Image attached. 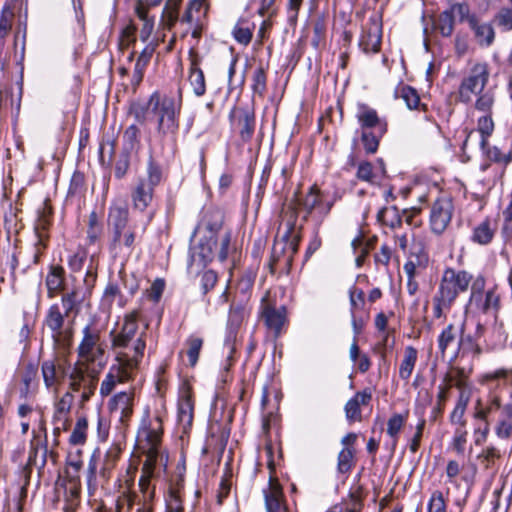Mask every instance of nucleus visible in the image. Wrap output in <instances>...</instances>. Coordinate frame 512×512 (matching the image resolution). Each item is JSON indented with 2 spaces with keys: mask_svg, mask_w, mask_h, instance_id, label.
Segmentation results:
<instances>
[{
  "mask_svg": "<svg viewBox=\"0 0 512 512\" xmlns=\"http://www.w3.org/2000/svg\"><path fill=\"white\" fill-rule=\"evenodd\" d=\"M458 333L459 330H457L454 324H449L442 330L438 337V348L442 357L445 356L447 348L456 340Z\"/></svg>",
  "mask_w": 512,
  "mask_h": 512,
  "instance_id": "nucleus-50",
  "label": "nucleus"
},
{
  "mask_svg": "<svg viewBox=\"0 0 512 512\" xmlns=\"http://www.w3.org/2000/svg\"><path fill=\"white\" fill-rule=\"evenodd\" d=\"M418 360V350L413 346H406L404 349L403 358L399 365V377L408 381L414 371L416 362Z\"/></svg>",
  "mask_w": 512,
  "mask_h": 512,
  "instance_id": "nucleus-31",
  "label": "nucleus"
},
{
  "mask_svg": "<svg viewBox=\"0 0 512 512\" xmlns=\"http://www.w3.org/2000/svg\"><path fill=\"white\" fill-rule=\"evenodd\" d=\"M495 102V95L492 90L481 92L475 101V109L487 114H491Z\"/></svg>",
  "mask_w": 512,
  "mask_h": 512,
  "instance_id": "nucleus-56",
  "label": "nucleus"
},
{
  "mask_svg": "<svg viewBox=\"0 0 512 512\" xmlns=\"http://www.w3.org/2000/svg\"><path fill=\"white\" fill-rule=\"evenodd\" d=\"M355 466V449L343 447L337 457V471L340 474H348Z\"/></svg>",
  "mask_w": 512,
  "mask_h": 512,
  "instance_id": "nucleus-40",
  "label": "nucleus"
},
{
  "mask_svg": "<svg viewBox=\"0 0 512 512\" xmlns=\"http://www.w3.org/2000/svg\"><path fill=\"white\" fill-rule=\"evenodd\" d=\"M464 325L459 329V348L462 349L463 352L472 353L474 356H479L481 354L480 346L473 340V338L468 335L464 336Z\"/></svg>",
  "mask_w": 512,
  "mask_h": 512,
  "instance_id": "nucleus-62",
  "label": "nucleus"
},
{
  "mask_svg": "<svg viewBox=\"0 0 512 512\" xmlns=\"http://www.w3.org/2000/svg\"><path fill=\"white\" fill-rule=\"evenodd\" d=\"M182 0H167L162 12V22L167 29H171L178 20V9Z\"/></svg>",
  "mask_w": 512,
  "mask_h": 512,
  "instance_id": "nucleus-46",
  "label": "nucleus"
},
{
  "mask_svg": "<svg viewBox=\"0 0 512 512\" xmlns=\"http://www.w3.org/2000/svg\"><path fill=\"white\" fill-rule=\"evenodd\" d=\"M261 317L264 320L266 327L274 334L275 337H279L282 328L287 321V311L285 306L275 307L270 303L262 305Z\"/></svg>",
  "mask_w": 512,
  "mask_h": 512,
  "instance_id": "nucleus-19",
  "label": "nucleus"
},
{
  "mask_svg": "<svg viewBox=\"0 0 512 512\" xmlns=\"http://www.w3.org/2000/svg\"><path fill=\"white\" fill-rule=\"evenodd\" d=\"M180 112L173 111L157 120V133L163 143L176 144Z\"/></svg>",
  "mask_w": 512,
  "mask_h": 512,
  "instance_id": "nucleus-21",
  "label": "nucleus"
},
{
  "mask_svg": "<svg viewBox=\"0 0 512 512\" xmlns=\"http://www.w3.org/2000/svg\"><path fill=\"white\" fill-rule=\"evenodd\" d=\"M448 9L455 20L457 19L460 23L467 22L469 27L478 18L475 13L471 12L469 4L466 2L453 3Z\"/></svg>",
  "mask_w": 512,
  "mask_h": 512,
  "instance_id": "nucleus-38",
  "label": "nucleus"
},
{
  "mask_svg": "<svg viewBox=\"0 0 512 512\" xmlns=\"http://www.w3.org/2000/svg\"><path fill=\"white\" fill-rule=\"evenodd\" d=\"M408 412L405 414H394L387 422V434L393 439V446L396 445L398 434L406 422Z\"/></svg>",
  "mask_w": 512,
  "mask_h": 512,
  "instance_id": "nucleus-52",
  "label": "nucleus"
},
{
  "mask_svg": "<svg viewBox=\"0 0 512 512\" xmlns=\"http://www.w3.org/2000/svg\"><path fill=\"white\" fill-rule=\"evenodd\" d=\"M474 418L496 420L495 433L501 439H508L512 435V404L502 405L498 396H492L485 405L478 400Z\"/></svg>",
  "mask_w": 512,
  "mask_h": 512,
  "instance_id": "nucleus-3",
  "label": "nucleus"
},
{
  "mask_svg": "<svg viewBox=\"0 0 512 512\" xmlns=\"http://www.w3.org/2000/svg\"><path fill=\"white\" fill-rule=\"evenodd\" d=\"M137 372L128 369L123 363L116 362L110 368L100 385V394L105 397L111 394L117 384L126 383L136 376Z\"/></svg>",
  "mask_w": 512,
  "mask_h": 512,
  "instance_id": "nucleus-15",
  "label": "nucleus"
},
{
  "mask_svg": "<svg viewBox=\"0 0 512 512\" xmlns=\"http://www.w3.org/2000/svg\"><path fill=\"white\" fill-rule=\"evenodd\" d=\"M217 249V240L213 237H207L200 241L199 245L193 249L192 259L196 261L197 259L206 264L215 256V250Z\"/></svg>",
  "mask_w": 512,
  "mask_h": 512,
  "instance_id": "nucleus-29",
  "label": "nucleus"
},
{
  "mask_svg": "<svg viewBox=\"0 0 512 512\" xmlns=\"http://www.w3.org/2000/svg\"><path fill=\"white\" fill-rule=\"evenodd\" d=\"M453 210V202L450 197H440L432 204L430 226L435 234H442L446 230L452 219Z\"/></svg>",
  "mask_w": 512,
  "mask_h": 512,
  "instance_id": "nucleus-12",
  "label": "nucleus"
},
{
  "mask_svg": "<svg viewBox=\"0 0 512 512\" xmlns=\"http://www.w3.org/2000/svg\"><path fill=\"white\" fill-rule=\"evenodd\" d=\"M88 420L86 417H79L70 435L69 442L72 445H83L86 442Z\"/></svg>",
  "mask_w": 512,
  "mask_h": 512,
  "instance_id": "nucleus-51",
  "label": "nucleus"
},
{
  "mask_svg": "<svg viewBox=\"0 0 512 512\" xmlns=\"http://www.w3.org/2000/svg\"><path fill=\"white\" fill-rule=\"evenodd\" d=\"M64 269L61 266H52L46 277V286L49 296L53 297L63 286Z\"/></svg>",
  "mask_w": 512,
  "mask_h": 512,
  "instance_id": "nucleus-43",
  "label": "nucleus"
},
{
  "mask_svg": "<svg viewBox=\"0 0 512 512\" xmlns=\"http://www.w3.org/2000/svg\"><path fill=\"white\" fill-rule=\"evenodd\" d=\"M409 254L411 259L417 260V263L421 267H426L428 264V254L426 252V246L424 240L420 237H414L409 248Z\"/></svg>",
  "mask_w": 512,
  "mask_h": 512,
  "instance_id": "nucleus-45",
  "label": "nucleus"
},
{
  "mask_svg": "<svg viewBox=\"0 0 512 512\" xmlns=\"http://www.w3.org/2000/svg\"><path fill=\"white\" fill-rule=\"evenodd\" d=\"M65 317L67 316L65 313H61L58 305L55 304L49 308L45 323L47 327L53 332L54 338H59L61 336Z\"/></svg>",
  "mask_w": 512,
  "mask_h": 512,
  "instance_id": "nucleus-35",
  "label": "nucleus"
},
{
  "mask_svg": "<svg viewBox=\"0 0 512 512\" xmlns=\"http://www.w3.org/2000/svg\"><path fill=\"white\" fill-rule=\"evenodd\" d=\"M372 399V393L365 389L357 392L351 399H349L344 407L346 419L352 422H360L362 420L361 406H366Z\"/></svg>",
  "mask_w": 512,
  "mask_h": 512,
  "instance_id": "nucleus-25",
  "label": "nucleus"
},
{
  "mask_svg": "<svg viewBox=\"0 0 512 512\" xmlns=\"http://www.w3.org/2000/svg\"><path fill=\"white\" fill-rule=\"evenodd\" d=\"M293 218L296 219L295 213ZM279 237L283 242H285L288 249V257L285 258V267L290 268L293 257L298 252L301 240V228L296 227L295 220L288 221L285 226V231L282 235H279Z\"/></svg>",
  "mask_w": 512,
  "mask_h": 512,
  "instance_id": "nucleus-24",
  "label": "nucleus"
},
{
  "mask_svg": "<svg viewBox=\"0 0 512 512\" xmlns=\"http://www.w3.org/2000/svg\"><path fill=\"white\" fill-rule=\"evenodd\" d=\"M394 97L402 99L410 110L418 109L419 107L424 110L426 109V105L420 103V97L416 89L409 85L399 84L395 88Z\"/></svg>",
  "mask_w": 512,
  "mask_h": 512,
  "instance_id": "nucleus-30",
  "label": "nucleus"
},
{
  "mask_svg": "<svg viewBox=\"0 0 512 512\" xmlns=\"http://www.w3.org/2000/svg\"><path fill=\"white\" fill-rule=\"evenodd\" d=\"M162 433V420L160 417L150 419L147 415L142 419L137 432V445L146 457L162 460L159 452Z\"/></svg>",
  "mask_w": 512,
  "mask_h": 512,
  "instance_id": "nucleus-5",
  "label": "nucleus"
},
{
  "mask_svg": "<svg viewBox=\"0 0 512 512\" xmlns=\"http://www.w3.org/2000/svg\"><path fill=\"white\" fill-rule=\"evenodd\" d=\"M494 232L490 227L489 221L480 223L473 232V241L481 245H486L491 242Z\"/></svg>",
  "mask_w": 512,
  "mask_h": 512,
  "instance_id": "nucleus-55",
  "label": "nucleus"
},
{
  "mask_svg": "<svg viewBox=\"0 0 512 512\" xmlns=\"http://www.w3.org/2000/svg\"><path fill=\"white\" fill-rule=\"evenodd\" d=\"M490 76L489 65L486 62L474 63L459 86V97L462 102L469 103L472 95L483 92Z\"/></svg>",
  "mask_w": 512,
  "mask_h": 512,
  "instance_id": "nucleus-7",
  "label": "nucleus"
},
{
  "mask_svg": "<svg viewBox=\"0 0 512 512\" xmlns=\"http://www.w3.org/2000/svg\"><path fill=\"white\" fill-rule=\"evenodd\" d=\"M477 130L481 134V148L484 149L487 145L488 138L494 131V121L491 114L483 115L478 119Z\"/></svg>",
  "mask_w": 512,
  "mask_h": 512,
  "instance_id": "nucleus-49",
  "label": "nucleus"
},
{
  "mask_svg": "<svg viewBox=\"0 0 512 512\" xmlns=\"http://www.w3.org/2000/svg\"><path fill=\"white\" fill-rule=\"evenodd\" d=\"M166 505L169 512H183L181 493L179 488L169 487Z\"/></svg>",
  "mask_w": 512,
  "mask_h": 512,
  "instance_id": "nucleus-63",
  "label": "nucleus"
},
{
  "mask_svg": "<svg viewBox=\"0 0 512 512\" xmlns=\"http://www.w3.org/2000/svg\"><path fill=\"white\" fill-rule=\"evenodd\" d=\"M382 21L377 13H373L362 27L359 39L360 49L366 53H378L381 48Z\"/></svg>",
  "mask_w": 512,
  "mask_h": 512,
  "instance_id": "nucleus-9",
  "label": "nucleus"
},
{
  "mask_svg": "<svg viewBox=\"0 0 512 512\" xmlns=\"http://www.w3.org/2000/svg\"><path fill=\"white\" fill-rule=\"evenodd\" d=\"M119 458V452L115 449L109 450L103 460L102 467L100 469V477L104 482H108L111 477V472L114 469Z\"/></svg>",
  "mask_w": 512,
  "mask_h": 512,
  "instance_id": "nucleus-54",
  "label": "nucleus"
},
{
  "mask_svg": "<svg viewBox=\"0 0 512 512\" xmlns=\"http://www.w3.org/2000/svg\"><path fill=\"white\" fill-rule=\"evenodd\" d=\"M159 461L161 460L157 458H145L141 467L138 487H142L144 483H152V480L156 478L155 469Z\"/></svg>",
  "mask_w": 512,
  "mask_h": 512,
  "instance_id": "nucleus-47",
  "label": "nucleus"
},
{
  "mask_svg": "<svg viewBox=\"0 0 512 512\" xmlns=\"http://www.w3.org/2000/svg\"><path fill=\"white\" fill-rule=\"evenodd\" d=\"M254 24H249L244 20L238 21L232 30L234 39L241 45L247 46L253 36Z\"/></svg>",
  "mask_w": 512,
  "mask_h": 512,
  "instance_id": "nucleus-42",
  "label": "nucleus"
},
{
  "mask_svg": "<svg viewBox=\"0 0 512 512\" xmlns=\"http://www.w3.org/2000/svg\"><path fill=\"white\" fill-rule=\"evenodd\" d=\"M155 51L154 44H148L140 53L134 66L132 83L137 86L143 80L144 72Z\"/></svg>",
  "mask_w": 512,
  "mask_h": 512,
  "instance_id": "nucleus-32",
  "label": "nucleus"
},
{
  "mask_svg": "<svg viewBox=\"0 0 512 512\" xmlns=\"http://www.w3.org/2000/svg\"><path fill=\"white\" fill-rule=\"evenodd\" d=\"M147 328L148 324L140 331L139 336L130 343V346L125 348V351L116 354V362H121L128 369L138 372L146 348Z\"/></svg>",
  "mask_w": 512,
  "mask_h": 512,
  "instance_id": "nucleus-11",
  "label": "nucleus"
},
{
  "mask_svg": "<svg viewBox=\"0 0 512 512\" xmlns=\"http://www.w3.org/2000/svg\"><path fill=\"white\" fill-rule=\"evenodd\" d=\"M475 302L482 313H492L494 318H497L500 310V296L494 290H488L485 293L484 299H482L481 296L478 298V301Z\"/></svg>",
  "mask_w": 512,
  "mask_h": 512,
  "instance_id": "nucleus-34",
  "label": "nucleus"
},
{
  "mask_svg": "<svg viewBox=\"0 0 512 512\" xmlns=\"http://www.w3.org/2000/svg\"><path fill=\"white\" fill-rule=\"evenodd\" d=\"M82 340L77 347L79 362L84 364L101 363L105 354V345L101 331L96 326L87 325L82 330Z\"/></svg>",
  "mask_w": 512,
  "mask_h": 512,
  "instance_id": "nucleus-6",
  "label": "nucleus"
},
{
  "mask_svg": "<svg viewBox=\"0 0 512 512\" xmlns=\"http://www.w3.org/2000/svg\"><path fill=\"white\" fill-rule=\"evenodd\" d=\"M382 136L383 135H380L377 130H375V132L363 130L361 140L365 151L370 154L375 153L378 149L379 140Z\"/></svg>",
  "mask_w": 512,
  "mask_h": 512,
  "instance_id": "nucleus-59",
  "label": "nucleus"
},
{
  "mask_svg": "<svg viewBox=\"0 0 512 512\" xmlns=\"http://www.w3.org/2000/svg\"><path fill=\"white\" fill-rule=\"evenodd\" d=\"M427 512H447V501L440 490L432 492L428 502Z\"/></svg>",
  "mask_w": 512,
  "mask_h": 512,
  "instance_id": "nucleus-61",
  "label": "nucleus"
},
{
  "mask_svg": "<svg viewBox=\"0 0 512 512\" xmlns=\"http://www.w3.org/2000/svg\"><path fill=\"white\" fill-rule=\"evenodd\" d=\"M136 15L143 21V27L140 31V38L146 41L154 28V18L149 17L147 8L141 1H137L135 6Z\"/></svg>",
  "mask_w": 512,
  "mask_h": 512,
  "instance_id": "nucleus-39",
  "label": "nucleus"
},
{
  "mask_svg": "<svg viewBox=\"0 0 512 512\" xmlns=\"http://www.w3.org/2000/svg\"><path fill=\"white\" fill-rule=\"evenodd\" d=\"M267 512H287L283 490L277 479L270 478L268 487L263 490Z\"/></svg>",
  "mask_w": 512,
  "mask_h": 512,
  "instance_id": "nucleus-23",
  "label": "nucleus"
},
{
  "mask_svg": "<svg viewBox=\"0 0 512 512\" xmlns=\"http://www.w3.org/2000/svg\"><path fill=\"white\" fill-rule=\"evenodd\" d=\"M61 301L65 315L69 316L74 310H76V312L78 311V307L82 302V297L80 296L78 289L74 288L71 291L66 292L62 296Z\"/></svg>",
  "mask_w": 512,
  "mask_h": 512,
  "instance_id": "nucleus-53",
  "label": "nucleus"
},
{
  "mask_svg": "<svg viewBox=\"0 0 512 512\" xmlns=\"http://www.w3.org/2000/svg\"><path fill=\"white\" fill-rule=\"evenodd\" d=\"M107 228L110 235L111 249L122 247L132 250L136 240L135 224L129 219V210L126 205L112 204L108 209Z\"/></svg>",
  "mask_w": 512,
  "mask_h": 512,
  "instance_id": "nucleus-2",
  "label": "nucleus"
},
{
  "mask_svg": "<svg viewBox=\"0 0 512 512\" xmlns=\"http://www.w3.org/2000/svg\"><path fill=\"white\" fill-rule=\"evenodd\" d=\"M74 395L70 391H66L54 403L53 423L65 425L69 422V415L73 405Z\"/></svg>",
  "mask_w": 512,
  "mask_h": 512,
  "instance_id": "nucleus-28",
  "label": "nucleus"
},
{
  "mask_svg": "<svg viewBox=\"0 0 512 512\" xmlns=\"http://www.w3.org/2000/svg\"><path fill=\"white\" fill-rule=\"evenodd\" d=\"M470 29L474 32V36L480 46L489 47L494 42L495 31L491 24L481 23L477 18L470 26Z\"/></svg>",
  "mask_w": 512,
  "mask_h": 512,
  "instance_id": "nucleus-33",
  "label": "nucleus"
},
{
  "mask_svg": "<svg viewBox=\"0 0 512 512\" xmlns=\"http://www.w3.org/2000/svg\"><path fill=\"white\" fill-rule=\"evenodd\" d=\"M232 116L236 120L241 139L244 142H248L255 131L256 120L254 110L248 107L235 108Z\"/></svg>",
  "mask_w": 512,
  "mask_h": 512,
  "instance_id": "nucleus-22",
  "label": "nucleus"
},
{
  "mask_svg": "<svg viewBox=\"0 0 512 512\" xmlns=\"http://www.w3.org/2000/svg\"><path fill=\"white\" fill-rule=\"evenodd\" d=\"M13 21H14L13 10L10 7H5L2 10L1 15H0V39L1 40L5 39L9 35V33L12 29Z\"/></svg>",
  "mask_w": 512,
  "mask_h": 512,
  "instance_id": "nucleus-60",
  "label": "nucleus"
},
{
  "mask_svg": "<svg viewBox=\"0 0 512 512\" xmlns=\"http://www.w3.org/2000/svg\"><path fill=\"white\" fill-rule=\"evenodd\" d=\"M162 180V170L159 165L150 160L147 175L140 177L131 188V202L135 210L145 211L152 203L154 189Z\"/></svg>",
  "mask_w": 512,
  "mask_h": 512,
  "instance_id": "nucleus-4",
  "label": "nucleus"
},
{
  "mask_svg": "<svg viewBox=\"0 0 512 512\" xmlns=\"http://www.w3.org/2000/svg\"><path fill=\"white\" fill-rule=\"evenodd\" d=\"M103 232V227L98 221L96 212H91L88 219L87 239L90 244L99 240Z\"/></svg>",
  "mask_w": 512,
  "mask_h": 512,
  "instance_id": "nucleus-57",
  "label": "nucleus"
},
{
  "mask_svg": "<svg viewBox=\"0 0 512 512\" xmlns=\"http://www.w3.org/2000/svg\"><path fill=\"white\" fill-rule=\"evenodd\" d=\"M139 312L134 310L124 316L122 326L118 332H110L113 349L128 348L130 343L139 336Z\"/></svg>",
  "mask_w": 512,
  "mask_h": 512,
  "instance_id": "nucleus-10",
  "label": "nucleus"
},
{
  "mask_svg": "<svg viewBox=\"0 0 512 512\" xmlns=\"http://www.w3.org/2000/svg\"><path fill=\"white\" fill-rule=\"evenodd\" d=\"M455 19L449 9L442 11L434 22L435 29L443 36L450 37L454 31Z\"/></svg>",
  "mask_w": 512,
  "mask_h": 512,
  "instance_id": "nucleus-41",
  "label": "nucleus"
},
{
  "mask_svg": "<svg viewBox=\"0 0 512 512\" xmlns=\"http://www.w3.org/2000/svg\"><path fill=\"white\" fill-rule=\"evenodd\" d=\"M69 378V390L73 392H79L85 388V384L92 382H98L97 373L94 370H89V365L77 361L74 366L68 372Z\"/></svg>",
  "mask_w": 512,
  "mask_h": 512,
  "instance_id": "nucleus-18",
  "label": "nucleus"
},
{
  "mask_svg": "<svg viewBox=\"0 0 512 512\" xmlns=\"http://www.w3.org/2000/svg\"><path fill=\"white\" fill-rule=\"evenodd\" d=\"M286 257H288V249L285 242H283L278 235L272 247L271 260L269 263L270 271L274 273L278 265H283L285 267Z\"/></svg>",
  "mask_w": 512,
  "mask_h": 512,
  "instance_id": "nucleus-37",
  "label": "nucleus"
},
{
  "mask_svg": "<svg viewBox=\"0 0 512 512\" xmlns=\"http://www.w3.org/2000/svg\"><path fill=\"white\" fill-rule=\"evenodd\" d=\"M150 113L158 120L160 117L170 114L173 111H181V97L175 98L158 91L152 93L148 99Z\"/></svg>",
  "mask_w": 512,
  "mask_h": 512,
  "instance_id": "nucleus-17",
  "label": "nucleus"
},
{
  "mask_svg": "<svg viewBox=\"0 0 512 512\" xmlns=\"http://www.w3.org/2000/svg\"><path fill=\"white\" fill-rule=\"evenodd\" d=\"M190 74L189 81L196 96H203L206 92L205 76L199 67L200 59L192 51L190 52Z\"/></svg>",
  "mask_w": 512,
  "mask_h": 512,
  "instance_id": "nucleus-27",
  "label": "nucleus"
},
{
  "mask_svg": "<svg viewBox=\"0 0 512 512\" xmlns=\"http://www.w3.org/2000/svg\"><path fill=\"white\" fill-rule=\"evenodd\" d=\"M134 392L124 391L115 394L108 403V408L112 414L118 415V419L123 428L129 426L133 415Z\"/></svg>",
  "mask_w": 512,
  "mask_h": 512,
  "instance_id": "nucleus-14",
  "label": "nucleus"
},
{
  "mask_svg": "<svg viewBox=\"0 0 512 512\" xmlns=\"http://www.w3.org/2000/svg\"><path fill=\"white\" fill-rule=\"evenodd\" d=\"M69 370L70 363L66 357L54 356L44 360L41 364V373L45 387L57 394Z\"/></svg>",
  "mask_w": 512,
  "mask_h": 512,
  "instance_id": "nucleus-8",
  "label": "nucleus"
},
{
  "mask_svg": "<svg viewBox=\"0 0 512 512\" xmlns=\"http://www.w3.org/2000/svg\"><path fill=\"white\" fill-rule=\"evenodd\" d=\"M296 202L298 207L305 212L304 219H307L308 216L312 214L313 210L317 209L322 220L329 214L333 206L332 202L324 203L322 201L320 190L316 185L311 186L305 195L297 197Z\"/></svg>",
  "mask_w": 512,
  "mask_h": 512,
  "instance_id": "nucleus-13",
  "label": "nucleus"
},
{
  "mask_svg": "<svg viewBox=\"0 0 512 512\" xmlns=\"http://www.w3.org/2000/svg\"><path fill=\"white\" fill-rule=\"evenodd\" d=\"M204 340L202 337L196 335H190L186 341L185 345L187 346L186 354L188 357L189 365L194 367L199 359V354L202 349Z\"/></svg>",
  "mask_w": 512,
  "mask_h": 512,
  "instance_id": "nucleus-44",
  "label": "nucleus"
},
{
  "mask_svg": "<svg viewBox=\"0 0 512 512\" xmlns=\"http://www.w3.org/2000/svg\"><path fill=\"white\" fill-rule=\"evenodd\" d=\"M356 118L363 130L374 128L380 135H384L387 131L386 120L380 118L377 111L367 104L357 105Z\"/></svg>",
  "mask_w": 512,
  "mask_h": 512,
  "instance_id": "nucleus-20",
  "label": "nucleus"
},
{
  "mask_svg": "<svg viewBox=\"0 0 512 512\" xmlns=\"http://www.w3.org/2000/svg\"><path fill=\"white\" fill-rule=\"evenodd\" d=\"M494 22L504 32L512 30V8L502 7L494 16Z\"/></svg>",
  "mask_w": 512,
  "mask_h": 512,
  "instance_id": "nucleus-58",
  "label": "nucleus"
},
{
  "mask_svg": "<svg viewBox=\"0 0 512 512\" xmlns=\"http://www.w3.org/2000/svg\"><path fill=\"white\" fill-rule=\"evenodd\" d=\"M194 416V402L190 387H184L180 392L178 401V422L184 431L192 426Z\"/></svg>",
  "mask_w": 512,
  "mask_h": 512,
  "instance_id": "nucleus-26",
  "label": "nucleus"
},
{
  "mask_svg": "<svg viewBox=\"0 0 512 512\" xmlns=\"http://www.w3.org/2000/svg\"><path fill=\"white\" fill-rule=\"evenodd\" d=\"M356 176L359 180L370 184L377 183V174L373 171V166L368 161H363L358 165Z\"/></svg>",
  "mask_w": 512,
  "mask_h": 512,
  "instance_id": "nucleus-64",
  "label": "nucleus"
},
{
  "mask_svg": "<svg viewBox=\"0 0 512 512\" xmlns=\"http://www.w3.org/2000/svg\"><path fill=\"white\" fill-rule=\"evenodd\" d=\"M472 275L465 271H456L453 268H446L442 274L440 284L433 297V314L441 318L445 310H449L460 293L467 291Z\"/></svg>",
  "mask_w": 512,
  "mask_h": 512,
  "instance_id": "nucleus-1",
  "label": "nucleus"
},
{
  "mask_svg": "<svg viewBox=\"0 0 512 512\" xmlns=\"http://www.w3.org/2000/svg\"><path fill=\"white\" fill-rule=\"evenodd\" d=\"M52 208L45 201L40 209H38V217L34 224V232L37 237L35 243L36 253L34 261L37 262L42 250L46 248V242L49 239V228L51 225Z\"/></svg>",
  "mask_w": 512,
  "mask_h": 512,
  "instance_id": "nucleus-16",
  "label": "nucleus"
},
{
  "mask_svg": "<svg viewBox=\"0 0 512 512\" xmlns=\"http://www.w3.org/2000/svg\"><path fill=\"white\" fill-rule=\"evenodd\" d=\"M431 399V396L427 394L425 403L421 407L416 408V413L419 415L420 419L416 426V432L409 446V449L412 453H416L420 447L423 430L426 424V420L424 419V408L431 403Z\"/></svg>",
  "mask_w": 512,
  "mask_h": 512,
  "instance_id": "nucleus-36",
  "label": "nucleus"
},
{
  "mask_svg": "<svg viewBox=\"0 0 512 512\" xmlns=\"http://www.w3.org/2000/svg\"><path fill=\"white\" fill-rule=\"evenodd\" d=\"M467 375L463 368L455 367L445 374L443 382L450 389L455 386L462 389L466 386Z\"/></svg>",
  "mask_w": 512,
  "mask_h": 512,
  "instance_id": "nucleus-48",
  "label": "nucleus"
}]
</instances>
